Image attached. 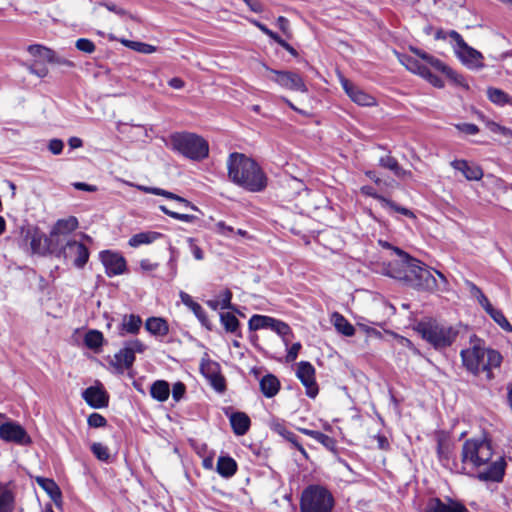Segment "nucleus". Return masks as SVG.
<instances>
[{
  "mask_svg": "<svg viewBox=\"0 0 512 512\" xmlns=\"http://www.w3.org/2000/svg\"><path fill=\"white\" fill-rule=\"evenodd\" d=\"M417 331L423 339L437 350L451 346L459 334L456 327L437 322L436 320L420 322L417 326Z\"/></svg>",
  "mask_w": 512,
  "mask_h": 512,
  "instance_id": "3",
  "label": "nucleus"
},
{
  "mask_svg": "<svg viewBox=\"0 0 512 512\" xmlns=\"http://www.w3.org/2000/svg\"><path fill=\"white\" fill-rule=\"evenodd\" d=\"M57 257H62L66 261H71L76 268H83L88 259L89 251L87 247L76 240H68L56 252Z\"/></svg>",
  "mask_w": 512,
  "mask_h": 512,
  "instance_id": "9",
  "label": "nucleus"
},
{
  "mask_svg": "<svg viewBox=\"0 0 512 512\" xmlns=\"http://www.w3.org/2000/svg\"><path fill=\"white\" fill-rule=\"evenodd\" d=\"M200 371L214 390L220 393L225 391L226 382L220 373V365L217 362L210 359H203L200 364Z\"/></svg>",
  "mask_w": 512,
  "mask_h": 512,
  "instance_id": "14",
  "label": "nucleus"
},
{
  "mask_svg": "<svg viewBox=\"0 0 512 512\" xmlns=\"http://www.w3.org/2000/svg\"><path fill=\"white\" fill-rule=\"evenodd\" d=\"M268 329L276 332L282 338L284 345L286 347L289 346L291 339L293 338V333L287 323L271 317Z\"/></svg>",
  "mask_w": 512,
  "mask_h": 512,
  "instance_id": "27",
  "label": "nucleus"
},
{
  "mask_svg": "<svg viewBox=\"0 0 512 512\" xmlns=\"http://www.w3.org/2000/svg\"><path fill=\"white\" fill-rule=\"evenodd\" d=\"M135 361V355H133L125 346L114 355L113 366L120 372L124 369L132 367Z\"/></svg>",
  "mask_w": 512,
  "mask_h": 512,
  "instance_id": "28",
  "label": "nucleus"
},
{
  "mask_svg": "<svg viewBox=\"0 0 512 512\" xmlns=\"http://www.w3.org/2000/svg\"><path fill=\"white\" fill-rule=\"evenodd\" d=\"M145 329L154 336L163 337L168 334L169 326L165 319L150 317L145 322Z\"/></svg>",
  "mask_w": 512,
  "mask_h": 512,
  "instance_id": "26",
  "label": "nucleus"
},
{
  "mask_svg": "<svg viewBox=\"0 0 512 512\" xmlns=\"http://www.w3.org/2000/svg\"><path fill=\"white\" fill-rule=\"evenodd\" d=\"M360 190H361V193H362V194H364V195H366V196H369V197H372V198H374V199L378 200V201L381 203L382 207H384V206H385V204H386V202H387V200H388V199H387V198H385L384 196H382V195L378 194V193L376 192V190H375L372 186H368V185H366V186L361 187V189H360Z\"/></svg>",
  "mask_w": 512,
  "mask_h": 512,
  "instance_id": "53",
  "label": "nucleus"
},
{
  "mask_svg": "<svg viewBox=\"0 0 512 512\" xmlns=\"http://www.w3.org/2000/svg\"><path fill=\"white\" fill-rule=\"evenodd\" d=\"M141 325L142 319L140 316L135 314L124 315L120 325L119 334L121 336H124L125 334L136 335L139 333Z\"/></svg>",
  "mask_w": 512,
  "mask_h": 512,
  "instance_id": "25",
  "label": "nucleus"
},
{
  "mask_svg": "<svg viewBox=\"0 0 512 512\" xmlns=\"http://www.w3.org/2000/svg\"><path fill=\"white\" fill-rule=\"evenodd\" d=\"M379 165L385 169L392 171L394 175L396 174L400 167L397 159L390 155H385L381 157L379 159Z\"/></svg>",
  "mask_w": 512,
  "mask_h": 512,
  "instance_id": "49",
  "label": "nucleus"
},
{
  "mask_svg": "<svg viewBox=\"0 0 512 512\" xmlns=\"http://www.w3.org/2000/svg\"><path fill=\"white\" fill-rule=\"evenodd\" d=\"M334 326L336 330L345 336H353L355 334V328L350 324L344 316L339 313L333 314Z\"/></svg>",
  "mask_w": 512,
  "mask_h": 512,
  "instance_id": "38",
  "label": "nucleus"
},
{
  "mask_svg": "<svg viewBox=\"0 0 512 512\" xmlns=\"http://www.w3.org/2000/svg\"><path fill=\"white\" fill-rule=\"evenodd\" d=\"M196 318L199 320V322L208 330H212V324L210 320L208 319L205 310L203 307L198 303L196 307H194L193 310H191Z\"/></svg>",
  "mask_w": 512,
  "mask_h": 512,
  "instance_id": "50",
  "label": "nucleus"
},
{
  "mask_svg": "<svg viewBox=\"0 0 512 512\" xmlns=\"http://www.w3.org/2000/svg\"><path fill=\"white\" fill-rule=\"evenodd\" d=\"M233 432L238 436L245 435L251 425L249 416L244 412H234L229 417Z\"/></svg>",
  "mask_w": 512,
  "mask_h": 512,
  "instance_id": "24",
  "label": "nucleus"
},
{
  "mask_svg": "<svg viewBox=\"0 0 512 512\" xmlns=\"http://www.w3.org/2000/svg\"><path fill=\"white\" fill-rule=\"evenodd\" d=\"M78 225V219L74 216H69L65 219H59L50 232V241H56V243L59 244V237L62 235H69L78 228Z\"/></svg>",
  "mask_w": 512,
  "mask_h": 512,
  "instance_id": "21",
  "label": "nucleus"
},
{
  "mask_svg": "<svg viewBox=\"0 0 512 512\" xmlns=\"http://www.w3.org/2000/svg\"><path fill=\"white\" fill-rule=\"evenodd\" d=\"M393 252L398 256V259L388 262L383 266V273L391 278L405 281L408 274V265H410L414 258L400 248H393Z\"/></svg>",
  "mask_w": 512,
  "mask_h": 512,
  "instance_id": "11",
  "label": "nucleus"
},
{
  "mask_svg": "<svg viewBox=\"0 0 512 512\" xmlns=\"http://www.w3.org/2000/svg\"><path fill=\"white\" fill-rule=\"evenodd\" d=\"M22 235L25 241H30V248L34 254H45L50 251L55 252L53 248V242L50 238H47L42 232L36 228L22 229Z\"/></svg>",
  "mask_w": 512,
  "mask_h": 512,
  "instance_id": "12",
  "label": "nucleus"
},
{
  "mask_svg": "<svg viewBox=\"0 0 512 512\" xmlns=\"http://www.w3.org/2000/svg\"><path fill=\"white\" fill-rule=\"evenodd\" d=\"M162 236L161 233L155 231L140 232L133 235L128 244L131 247H139L141 245L151 244Z\"/></svg>",
  "mask_w": 512,
  "mask_h": 512,
  "instance_id": "31",
  "label": "nucleus"
},
{
  "mask_svg": "<svg viewBox=\"0 0 512 512\" xmlns=\"http://www.w3.org/2000/svg\"><path fill=\"white\" fill-rule=\"evenodd\" d=\"M37 484L49 495V497L58 504L61 500V490L56 484V482L49 478L44 477H36Z\"/></svg>",
  "mask_w": 512,
  "mask_h": 512,
  "instance_id": "29",
  "label": "nucleus"
},
{
  "mask_svg": "<svg viewBox=\"0 0 512 512\" xmlns=\"http://www.w3.org/2000/svg\"><path fill=\"white\" fill-rule=\"evenodd\" d=\"M437 454L440 462L447 466L449 464L451 454L450 445L443 440H439L437 443Z\"/></svg>",
  "mask_w": 512,
  "mask_h": 512,
  "instance_id": "46",
  "label": "nucleus"
},
{
  "mask_svg": "<svg viewBox=\"0 0 512 512\" xmlns=\"http://www.w3.org/2000/svg\"><path fill=\"white\" fill-rule=\"evenodd\" d=\"M492 456V445L486 439H468L463 444L461 458L464 465L473 468L488 465Z\"/></svg>",
  "mask_w": 512,
  "mask_h": 512,
  "instance_id": "6",
  "label": "nucleus"
},
{
  "mask_svg": "<svg viewBox=\"0 0 512 512\" xmlns=\"http://www.w3.org/2000/svg\"><path fill=\"white\" fill-rule=\"evenodd\" d=\"M125 347L133 354L143 353L146 350V346L140 340L135 339L125 343Z\"/></svg>",
  "mask_w": 512,
  "mask_h": 512,
  "instance_id": "56",
  "label": "nucleus"
},
{
  "mask_svg": "<svg viewBox=\"0 0 512 512\" xmlns=\"http://www.w3.org/2000/svg\"><path fill=\"white\" fill-rule=\"evenodd\" d=\"M100 260L105 267L107 276L112 277L121 275L126 271V260L119 253L111 251H102Z\"/></svg>",
  "mask_w": 512,
  "mask_h": 512,
  "instance_id": "17",
  "label": "nucleus"
},
{
  "mask_svg": "<svg viewBox=\"0 0 512 512\" xmlns=\"http://www.w3.org/2000/svg\"><path fill=\"white\" fill-rule=\"evenodd\" d=\"M260 389L265 397L272 398L278 393L280 382L274 375L267 374L260 380Z\"/></svg>",
  "mask_w": 512,
  "mask_h": 512,
  "instance_id": "30",
  "label": "nucleus"
},
{
  "mask_svg": "<svg viewBox=\"0 0 512 512\" xmlns=\"http://www.w3.org/2000/svg\"><path fill=\"white\" fill-rule=\"evenodd\" d=\"M487 96L496 105H512V97L501 89L490 87L487 89Z\"/></svg>",
  "mask_w": 512,
  "mask_h": 512,
  "instance_id": "36",
  "label": "nucleus"
},
{
  "mask_svg": "<svg viewBox=\"0 0 512 512\" xmlns=\"http://www.w3.org/2000/svg\"><path fill=\"white\" fill-rule=\"evenodd\" d=\"M88 425L93 428L104 427L107 424V420L99 413H92L87 419Z\"/></svg>",
  "mask_w": 512,
  "mask_h": 512,
  "instance_id": "55",
  "label": "nucleus"
},
{
  "mask_svg": "<svg viewBox=\"0 0 512 512\" xmlns=\"http://www.w3.org/2000/svg\"><path fill=\"white\" fill-rule=\"evenodd\" d=\"M302 345L300 342H296L290 346L287 350L286 355V362L290 363L297 359L299 351L301 349Z\"/></svg>",
  "mask_w": 512,
  "mask_h": 512,
  "instance_id": "59",
  "label": "nucleus"
},
{
  "mask_svg": "<svg viewBox=\"0 0 512 512\" xmlns=\"http://www.w3.org/2000/svg\"><path fill=\"white\" fill-rule=\"evenodd\" d=\"M215 232L219 235L230 237L234 233L232 226L227 225L224 221H219L215 224Z\"/></svg>",
  "mask_w": 512,
  "mask_h": 512,
  "instance_id": "57",
  "label": "nucleus"
},
{
  "mask_svg": "<svg viewBox=\"0 0 512 512\" xmlns=\"http://www.w3.org/2000/svg\"><path fill=\"white\" fill-rule=\"evenodd\" d=\"M220 321L226 332L233 333L237 337H242V334L239 331L240 322L234 314L230 312L221 313Z\"/></svg>",
  "mask_w": 512,
  "mask_h": 512,
  "instance_id": "34",
  "label": "nucleus"
},
{
  "mask_svg": "<svg viewBox=\"0 0 512 512\" xmlns=\"http://www.w3.org/2000/svg\"><path fill=\"white\" fill-rule=\"evenodd\" d=\"M269 427L273 432L277 433L285 440H288V438L293 434V432L286 427V424L279 419H273L270 422Z\"/></svg>",
  "mask_w": 512,
  "mask_h": 512,
  "instance_id": "43",
  "label": "nucleus"
},
{
  "mask_svg": "<svg viewBox=\"0 0 512 512\" xmlns=\"http://www.w3.org/2000/svg\"><path fill=\"white\" fill-rule=\"evenodd\" d=\"M506 463L503 457L498 456L492 461L486 470L478 474V478L482 481L501 482L505 474Z\"/></svg>",
  "mask_w": 512,
  "mask_h": 512,
  "instance_id": "20",
  "label": "nucleus"
},
{
  "mask_svg": "<svg viewBox=\"0 0 512 512\" xmlns=\"http://www.w3.org/2000/svg\"><path fill=\"white\" fill-rule=\"evenodd\" d=\"M449 37L453 41V48L459 59L471 68L483 67L482 54L476 49L470 47L455 30L449 31Z\"/></svg>",
  "mask_w": 512,
  "mask_h": 512,
  "instance_id": "8",
  "label": "nucleus"
},
{
  "mask_svg": "<svg viewBox=\"0 0 512 512\" xmlns=\"http://www.w3.org/2000/svg\"><path fill=\"white\" fill-rule=\"evenodd\" d=\"M131 186L136 187L138 190H140L142 192L163 196V197H165L167 199L175 200V201L183 204L185 207H190L193 210H197V207L194 206L191 202H189L185 198H183V197H181V196H179L177 194H174V193H172L170 191H167V190H164V189H161V188H157V187H149V186H144V185H134V184H131Z\"/></svg>",
  "mask_w": 512,
  "mask_h": 512,
  "instance_id": "23",
  "label": "nucleus"
},
{
  "mask_svg": "<svg viewBox=\"0 0 512 512\" xmlns=\"http://www.w3.org/2000/svg\"><path fill=\"white\" fill-rule=\"evenodd\" d=\"M121 43L124 46H126V47H128V48H130V49H132L134 51L143 53V54H151V53H154L156 51V47L155 46H152L150 44L143 43V42L122 39Z\"/></svg>",
  "mask_w": 512,
  "mask_h": 512,
  "instance_id": "40",
  "label": "nucleus"
},
{
  "mask_svg": "<svg viewBox=\"0 0 512 512\" xmlns=\"http://www.w3.org/2000/svg\"><path fill=\"white\" fill-rule=\"evenodd\" d=\"M489 314V316L505 331L511 332L512 331V325L509 323L507 318L504 316L501 310H498L494 307L492 309H489V311L486 312Z\"/></svg>",
  "mask_w": 512,
  "mask_h": 512,
  "instance_id": "41",
  "label": "nucleus"
},
{
  "mask_svg": "<svg viewBox=\"0 0 512 512\" xmlns=\"http://www.w3.org/2000/svg\"><path fill=\"white\" fill-rule=\"evenodd\" d=\"M400 62L411 72L422 75L427 73V66L422 64L418 59L409 55H400Z\"/></svg>",
  "mask_w": 512,
  "mask_h": 512,
  "instance_id": "37",
  "label": "nucleus"
},
{
  "mask_svg": "<svg viewBox=\"0 0 512 512\" xmlns=\"http://www.w3.org/2000/svg\"><path fill=\"white\" fill-rule=\"evenodd\" d=\"M6 416L0 413V439L5 442H13L19 445L31 443V438L26 430L15 421H3Z\"/></svg>",
  "mask_w": 512,
  "mask_h": 512,
  "instance_id": "10",
  "label": "nucleus"
},
{
  "mask_svg": "<svg viewBox=\"0 0 512 512\" xmlns=\"http://www.w3.org/2000/svg\"><path fill=\"white\" fill-rule=\"evenodd\" d=\"M271 317L265 315H253L248 322L250 330L268 329Z\"/></svg>",
  "mask_w": 512,
  "mask_h": 512,
  "instance_id": "42",
  "label": "nucleus"
},
{
  "mask_svg": "<svg viewBox=\"0 0 512 512\" xmlns=\"http://www.w3.org/2000/svg\"><path fill=\"white\" fill-rule=\"evenodd\" d=\"M335 498L323 485H308L301 493L300 512H333Z\"/></svg>",
  "mask_w": 512,
  "mask_h": 512,
  "instance_id": "4",
  "label": "nucleus"
},
{
  "mask_svg": "<svg viewBox=\"0 0 512 512\" xmlns=\"http://www.w3.org/2000/svg\"><path fill=\"white\" fill-rule=\"evenodd\" d=\"M186 392V387L182 382H176L172 388V398L178 402L180 401Z\"/></svg>",
  "mask_w": 512,
  "mask_h": 512,
  "instance_id": "60",
  "label": "nucleus"
},
{
  "mask_svg": "<svg viewBox=\"0 0 512 512\" xmlns=\"http://www.w3.org/2000/svg\"><path fill=\"white\" fill-rule=\"evenodd\" d=\"M27 51L31 56L36 58L35 60H39L40 62L41 60L46 62L54 61V51L45 46L39 44L30 45L28 46Z\"/></svg>",
  "mask_w": 512,
  "mask_h": 512,
  "instance_id": "35",
  "label": "nucleus"
},
{
  "mask_svg": "<svg viewBox=\"0 0 512 512\" xmlns=\"http://www.w3.org/2000/svg\"><path fill=\"white\" fill-rule=\"evenodd\" d=\"M340 83L349 98L359 106L371 107L377 105L376 99L367 92L354 85L348 79L341 77Z\"/></svg>",
  "mask_w": 512,
  "mask_h": 512,
  "instance_id": "16",
  "label": "nucleus"
},
{
  "mask_svg": "<svg viewBox=\"0 0 512 512\" xmlns=\"http://www.w3.org/2000/svg\"><path fill=\"white\" fill-rule=\"evenodd\" d=\"M451 166L455 170L461 172L463 176L469 181H478L483 177L482 168L479 165L469 163L466 160H453L451 162Z\"/></svg>",
  "mask_w": 512,
  "mask_h": 512,
  "instance_id": "22",
  "label": "nucleus"
},
{
  "mask_svg": "<svg viewBox=\"0 0 512 512\" xmlns=\"http://www.w3.org/2000/svg\"><path fill=\"white\" fill-rule=\"evenodd\" d=\"M427 64L430 65L435 70L440 71L451 78L454 77V72L448 66H446L441 60L434 56L427 57Z\"/></svg>",
  "mask_w": 512,
  "mask_h": 512,
  "instance_id": "48",
  "label": "nucleus"
},
{
  "mask_svg": "<svg viewBox=\"0 0 512 512\" xmlns=\"http://www.w3.org/2000/svg\"><path fill=\"white\" fill-rule=\"evenodd\" d=\"M297 378L306 388V395L314 398L318 394V385L315 380V368L308 361H301L298 363Z\"/></svg>",
  "mask_w": 512,
  "mask_h": 512,
  "instance_id": "15",
  "label": "nucleus"
},
{
  "mask_svg": "<svg viewBox=\"0 0 512 512\" xmlns=\"http://www.w3.org/2000/svg\"><path fill=\"white\" fill-rule=\"evenodd\" d=\"M408 265V274L405 283L419 291L434 292L438 282L432 271L421 261L415 259Z\"/></svg>",
  "mask_w": 512,
  "mask_h": 512,
  "instance_id": "7",
  "label": "nucleus"
},
{
  "mask_svg": "<svg viewBox=\"0 0 512 512\" xmlns=\"http://www.w3.org/2000/svg\"><path fill=\"white\" fill-rule=\"evenodd\" d=\"M237 471L236 461L229 456H221L217 461V472L225 478L233 476Z\"/></svg>",
  "mask_w": 512,
  "mask_h": 512,
  "instance_id": "33",
  "label": "nucleus"
},
{
  "mask_svg": "<svg viewBox=\"0 0 512 512\" xmlns=\"http://www.w3.org/2000/svg\"><path fill=\"white\" fill-rule=\"evenodd\" d=\"M13 495L9 490L0 491V512H13Z\"/></svg>",
  "mask_w": 512,
  "mask_h": 512,
  "instance_id": "44",
  "label": "nucleus"
},
{
  "mask_svg": "<svg viewBox=\"0 0 512 512\" xmlns=\"http://www.w3.org/2000/svg\"><path fill=\"white\" fill-rule=\"evenodd\" d=\"M150 395L153 399L164 402L169 398L170 395V387L167 381L165 380H157L155 381L150 388Z\"/></svg>",
  "mask_w": 512,
  "mask_h": 512,
  "instance_id": "32",
  "label": "nucleus"
},
{
  "mask_svg": "<svg viewBox=\"0 0 512 512\" xmlns=\"http://www.w3.org/2000/svg\"><path fill=\"white\" fill-rule=\"evenodd\" d=\"M456 128L467 135H475L479 132L478 126L472 123L458 124L456 125Z\"/></svg>",
  "mask_w": 512,
  "mask_h": 512,
  "instance_id": "63",
  "label": "nucleus"
},
{
  "mask_svg": "<svg viewBox=\"0 0 512 512\" xmlns=\"http://www.w3.org/2000/svg\"><path fill=\"white\" fill-rule=\"evenodd\" d=\"M26 67L31 74H34L39 78L46 77L49 72L47 66L39 60H34L32 63L27 64Z\"/></svg>",
  "mask_w": 512,
  "mask_h": 512,
  "instance_id": "47",
  "label": "nucleus"
},
{
  "mask_svg": "<svg viewBox=\"0 0 512 512\" xmlns=\"http://www.w3.org/2000/svg\"><path fill=\"white\" fill-rule=\"evenodd\" d=\"M91 451L94 456L103 462H108L110 459V452L107 446L102 443L95 442L91 445Z\"/></svg>",
  "mask_w": 512,
  "mask_h": 512,
  "instance_id": "45",
  "label": "nucleus"
},
{
  "mask_svg": "<svg viewBox=\"0 0 512 512\" xmlns=\"http://www.w3.org/2000/svg\"><path fill=\"white\" fill-rule=\"evenodd\" d=\"M471 347L463 349L460 353L463 365L474 375L486 373V378H493L492 369L497 368L502 363L501 354L493 349H486L476 335L470 338Z\"/></svg>",
  "mask_w": 512,
  "mask_h": 512,
  "instance_id": "2",
  "label": "nucleus"
},
{
  "mask_svg": "<svg viewBox=\"0 0 512 512\" xmlns=\"http://www.w3.org/2000/svg\"><path fill=\"white\" fill-rule=\"evenodd\" d=\"M227 168L229 179L250 192H260L267 186V177L261 167L244 154L231 153Z\"/></svg>",
  "mask_w": 512,
  "mask_h": 512,
  "instance_id": "1",
  "label": "nucleus"
},
{
  "mask_svg": "<svg viewBox=\"0 0 512 512\" xmlns=\"http://www.w3.org/2000/svg\"><path fill=\"white\" fill-rule=\"evenodd\" d=\"M253 23V25H255L262 33H264L265 35H267L269 38H271L273 41L278 38V34L273 32L272 30H270L265 24L257 21V20H252L251 21Z\"/></svg>",
  "mask_w": 512,
  "mask_h": 512,
  "instance_id": "64",
  "label": "nucleus"
},
{
  "mask_svg": "<svg viewBox=\"0 0 512 512\" xmlns=\"http://www.w3.org/2000/svg\"><path fill=\"white\" fill-rule=\"evenodd\" d=\"M424 512H468V510L462 503L452 499H448L445 503L439 498H430Z\"/></svg>",
  "mask_w": 512,
  "mask_h": 512,
  "instance_id": "19",
  "label": "nucleus"
},
{
  "mask_svg": "<svg viewBox=\"0 0 512 512\" xmlns=\"http://www.w3.org/2000/svg\"><path fill=\"white\" fill-rule=\"evenodd\" d=\"M103 340V334L98 330H89L84 337L85 345L94 350L102 346Z\"/></svg>",
  "mask_w": 512,
  "mask_h": 512,
  "instance_id": "39",
  "label": "nucleus"
},
{
  "mask_svg": "<svg viewBox=\"0 0 512 512\" xmlns=\"http://www.w3.org/2000/svg\"><path fill=\"white\" fill-rule=\"evenodd\" d=\"M86 403L95 409H101L108 406L109 396L107 392L100 386H90L82 393Z\"/></svg>",
  "mask_w": 512,
  "mask_h": 512,
  "instance_id": "18",
  "label": "nucleus"
},
{
  "mask_svg": "<svg viewBox=\"0 0 512 512\" xmlns=\"http://www.w3.org/2000/svg\"><path fill=\"white\" fill-rule=\"evenodd\" d=\"M220 297H221V299L219 300L220 309H232L233 308V306L231 304L232 292L229 289H225L221 293Z\"/></svg>",
  "mask_w": 512,
  "mask_h": 512,
  "instance_id": "58",
  "label": "nucleus"
},
{
  "mask_svg": "<svg viewBox=\"0 0 512 512\" xmlns=\"http://www.w3.org/2000/svg\"><path fill=\"white\" fill-rule=\"evenodd\" d=\"M75 46L78 50L91 54L95 51V44L86 38H80L76 41Z\"/></svg>",
  "mask_w": 512,
  "mask_h": 512,
  "instance_id": "54",
  "label": "nucleus"
},
{
  "mask_svg": "<svg viewBox=\"0 0 512 512\" xmlns=\"http://www.w3.org/2000/svg\"><path fill=\"white\" fill-rule=\"evenodd\" d=\"M170 143L173 150L191 160L200 161L209 154L208 142L194 133H174L170 136Z\"/></svg>",
  "mask_w": 512,
  "mask_h": 512,
  "instance_id": "5",
  "label": "nucleus"
},
{
  "mask_svg": "<svg viewBox=\"0 0 512 512\" xmlns=\"http://www.w3.org/2000/svg\"><path fill=\"white\" fill-rule=\"evenodd\" d=\"M317 442L321 443L325 448L330 451H334L336 449V441L334 438L318 431L315 438Z\"/></svg>",
  "mask_w": 512,
  "mask_h": 512,
  "instance_id": "51",
  "label": "nucleus"
},
{
  "mask_svg": "<svg viewBox=\"0 0 512 512\" xmlns=\"http://www.w3.org/2000/svg\"><path fill=\"white\" fill-rule=\"evenodd\" d=\"M421 77L428 80L435 87L442 88L444 86L443 80L440 77H438L437 75H434L428 67H427V73L422 74Z\"/></svg>",
  "mask_w": 512,
  "mask_h": 512,
  "instance_id": "61",
  "label": "nucleus"
},
{
  "mask_svg": "<svg viewBox=\"0 0 512 512\" xmlns=\"http://www.w3.org/2000/svg\"><path fill=\"white\" fill-rule=\"evenodd\" d=\"M270 73L273 74L271 80L281 87L302 93L307 92V87L299 74L291 71L281 70H270Z\"/></svg>",
  "mask_w": 512,
  "mask_h": 512,
  "instance_id": "13",
  "label": "nucleus"
},
{
  "mask_svg": "<svg viewBox=\"0 0 512 512\" xmlns=\"http://www.w3.org/2000/svg\"><path fill=\"white\" fill-rule=\"evenodd\" d=\"M383 208H389V209L393 210L394 212L400 213L409 218H415V214L411 210H409L405 207H402L389 199L387 200V202Z\"/></svg>",
  "mask_w": 512,
  "mask_h": 512,
  "instance_id": "52",
  "label": "nucleus"
},
{
  "mask_svg": "<svg viewBox=\"0 0 512 512\" xmlns=\"http://www.w3.org/2000/svg\"><path fill=\"white\" fill-rule=\"evenodd\" d=\"M64 148V143L62 140L54 138L49 141L48 149L54 155H59L62 153Z\"/></svg>",
  "mask_w": 512,
  "mask_h": 512,
  "instance_id": "62",
  "label": "nucleus"
}]
</instances>
